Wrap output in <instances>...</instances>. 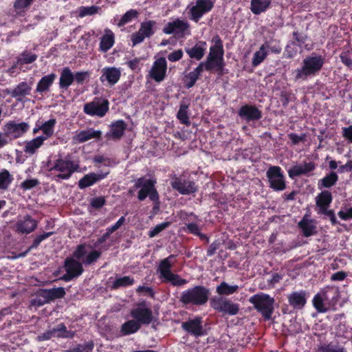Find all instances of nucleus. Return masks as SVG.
<instances>
[{
  "label": "nucleus",
  "instance_id": "f257e3e1",
  "mask_svg": "<svg viewBox=\"0 0 352 352\" xmlns=\"http://www.w3.org/2000/svg\"><path fill=\"white\" fill-rule=\"evenodd\" d=\"M209 296V289L201 285H196L182 291L179 296V302L186 308L201 307L210 300Z\"/></svg>",
  "mask_w": 352,
  "mask_h": 352
},
{
  "label": "nucleus",
  "instance_id": "f03ea898",
  "mask_svg": "<svg viewBox=\"0 0 352 352\" xmlns=\"http://www.w3.org/2000/svg\"><path fill=\"white\" fill-rule=\"evenodd\" d=\"M324 62V56L316 53L306 56L302 61L301 67L297 68L294 72V80L296 82L305 81L309 77L316 76L322 69Z\"/></svg>",
  "mask_w": 352,
  "mask_h": 352
},
{
  "label": "nucleus",
  "instance_id": "7ed1b4c3",
  "mask_svg": "<svg viewBox=\"0 0 352 352\" xmlns=\"http://www.w3.org/2000/svg\"><path fill=\"white\" fill-rule=\"evenodd\" d=\"M55 157L54 161H48L47 164L49 171L58 173L54 177L55 181L68 179L72 174L78 171L79 165L71 160L69 156L63 157L61 154H58Z\"/></svg>",
  "mask_w": 352,
  "mask_h": 352
},
{
  "label": "nucleus",
  "instance_id": "20e7f679",
  "mask_svg": "<svg viewBox=\"0 0 352 352\" xmlns=\"http://www.w3.org/2000/svg\"><path fill=\"white\" fill-rule=\"evenodd\" d=\"M175 257L176 255L171 254L161 260L158 266V272L162 282L169 283L174 287H181L186 285L188 280L173 272L172 268L175 263Z\"/></svg>",
  "mask_w": 352,
  "mask_h": 352
},
{
  "label": "nucleus",
  "instance_id": "39448f33",
  "mask_svg": "<svg viewBox=\"0 0 352 352\" xmlns=\"http://www.w3.org/2000/svg\"><path fill=\"white\" fill-rule=\"evenodd\" d=\"M249 302L261 314L265 321H269L272 319L274 311L275 300L274 297L267 294L258 293L251 296Z\"/></svg>",
  "mask_w": 352,
  "mask_h": 352
},
{
  "label": "nucleus",
  "instance_id": "423d86ee",
  "mask_svg": "<svg viewBox=\"0 0 352 352\" xmlns=\"http://www.w3.org/2000/svg\"><path fill=\"white\" fill-rule=\"evenodd\" d=\"M212 41L214 45L210 47L209 54L206 57V60L216 67V73L218 74L219 76H222L225 74L223 42L218 34L213 36Z\"/></svg>",
  "mask_w": 352,
  "mask_h": 352
},
{
  "label": "nucleus",
  "instance_id": "0eeeda50",
  "mask_svg": "<svg viewBox=\"0 0 352 352\" xmlns=\"http://www.w3.org/2000/svg\"><path fill=\"white\" fill-rule=\"evenodd\" d=\"M155 179L139 177L135 183V188H140L138 192V200L140 201H144L148 197L151 201H157L160 195L158 191L155 189Z\"/></svg>",
  "mask_w": 352,
  "mask_h": 352
},
{
  "label": "nucleus",
  "instance_id": "6e6552de",
  "mask_svg": "<svg viewBox=\"0 0 352 352\" xmlns=\"http://www.w3.org/2000/svg\"><path fill=\"white\" fill-rule=\"evenodd\" d=\"M210 306L223 316H235L240 310L239 304L233 302L230 299L221 296L210 298Z\"/></svg>",
  "mask_w": 352,
  "mask_h": 352
},
{
  "label": "nucleus",
  "instance_id": "1a4fd4ad",
  "mask_svg": "<svg viewBox=\"0 0 352 352\" xmlns=\"http://www.w3.org/2000/svg\"><path fill=\"white\" fill-rule=\"evenodd\" d=\"M268 179L270 188L275 192H281L286 189V181L280 166H271L265 173Z\"/></svg>",
  "mask_w": 352,
  "mask_h": 352
},
{
  "label": "nucleus",
  "instance_id": "9d476101",
  "mask_svg": "<svg viewBox=\"0 0 352 352\" xmlns=\"http://www.w3.org/2000/svg\"><path fill=\"white\" fill-rule=\"evenodd\" d=\"M170 184L172 188L181 195H191L199 190L196 183L186 175H175L172 177Z\"/></svg>",
  "mask_w": 352,
  "mask_h": 352
},
{
  "label": "nucleus",
  "instance_id": "9b49d317",
  "mask_svg": "<svg viewBox=\"0 0 352 352\" xmlns=\"http://www.w3.org/2000/svg\"><path fill=\"white\" fill-rule=\"evenodd\" d=\"M155 21H144L141 23L138 31L131 34V39L133 46H136L143 43L146 38L152 36L155 32Z\"/></svg>",
  "mask_w": 352,
  "mask_h": 352
},
{
  "label": "nucleus",
  "instance_id": "f8f14e48",
  "mask_svg": "<svg viewBox=\"0 0 352 352\" xmlns=\"http://www.w3.org/2000/svg\"><path fill=\"white\" fill-rule=\"evenodd\" d=\"M109 102L107 99L96 98L93 101L84 104L85 113L99 118L104 117L109 111Z\"/></svg>",
  "mask_w": 352,
  "mask_h": 352
},
{
  "label": "nucleus",
  "instance_id": "ddd939ff",
  "mask_svg": "<svg viewBox=\"0 0 352 352\" xmlns=\"http://www.w3.org/2000/svg\"><path fill=\"white\" fill-rule=\"evenodd\" d=\"M190 24L187 21L177 19L168 22L163 28V33L167 35L175 34L178 38L190 35Z\"/></svg>",
  "mask_w": 352,
  "mask_h": 352
},
{
  "label": "nucleus",
  "instance_id": "4468645a",
  "mask_svg": "<svg viewBox=\"0 0 352 352\" xmlns=\"http://www.w3.org/2000/svg\"><path fill=\"white\" fill-rule=\"evenodd\" d=\"M82 263L73 257L67 256L64 262V267L66 273L63 276L62 280L69 282L78 278L83 272Z\"/></svg>",
  "mask_w": 352,
  "mask_h": 352
},
{
  "label": "nucleus",
  "instance_id": "2eb2a0df",
  "mask_svg": "<svg viewBox=\"0 0 352 352\" xmlns=\"http://www.w3.org/2000/svg\"><path fill=\"white\" fill-rule=\"evenodd\" d=\"M38 221L32 218L30 215L26 214L23 217H18L13 226V230L20 234H28L38 228Z\"/></svg>",
  "mask_w": 352,
  "mask_h": 352
},
{
  "label": "nucleus",
  "instance_id": "dca6fc26",
  "mask_svg": "<svg viewBox=\"0 0 352 352\" xmlns=\"http://www.w3.org/2000/svg\"><path fill=\"white\" fill-rule=\"evenodd\" d=\"M146 306V302L143 301L138 304V307L133 308L131 311V316L135 322H139L140 325L149 324L153 320L151 309L147 308Z\"/></svg>",
  "mask_w": 352,
  "mask_h": 352
},
{
  "label": "nucleus",
  "instance_id": "f3484780",
  "mask_svg": "<svg viewBox=\"0 0 352 352\" xmlns=\"http://www.w3.org/2000/svg\"><path fill=\"white\" fill-rule=\"evenodd\" d=\"M29 127L26 122L17 124L14 121H10L3 126L4 136L13 140L20 138L29 130Z\"/></svg>",
  "mask_w": 352,
  "mask_h": 352
},
{
  "label": "nucleus",
  "instance_id": "a211bd4d",
  "mask_svg": "<svg viewBox=\"0 0 352 352\" xmlns=\"http://www.w3.org/2000/svg\"><path fill=\"white\" fill-rule=\"evenodd\" d=\"M203 320L200 316H195L193 319H189L186 322H182V329L195 338L207 334L203 327Z\"/></svg>",
  "mask_w": 352,
  "mask_h": 352
},
{
  "label": "nucleus",
  "instance_id": "6ab92c4d",
  "mask_svg": "<svg viewBox=\"0 0 352 352\" xmlns=\"http://www.w3.org/2000/svg\"><path fill=\"white\" fill-rule=\"evenodd\" d=\"M214 2L211 0H197L195 5L190 8V19L195 22L199 21L204 14L214 8Z\"/></svg>",
  "mask_w": 352,
  "mask_h": 352
},
{
  "label": "nucleus",
  "instance_id": "aec40b11",
  "mask_svg": "<svg viewBox=\"0 0 352 352\" xmlns=\"http://www.w3.org/2000/svg\"><path fill=\"white\" fill-rule=\"evenodd\" d=\"M167 63L165 58L160 57L153 61L149 76L157 82H162L166 76Z\"/></svg>",
  "mask_w": 352,
  "mask_h": 352
},
{
  "label": "nucleus",
  "instance_id": "412c9836",
  "mask_svg": "<svg viewBox=\"0 0 352 352\" xmlns=\"http://www.w3.org/2000/svg\"><path fill=\"white\" fill-rule=\"evenodd\" d=\"M238 116L246 122H255L262 118V112L256 105L246 104L238 111Z\"/></svg>",
  "mask_w": 352,
  "mask_h": 352
},
{
  "label": "nucleus",
  "instance_id": "4be33fe9",
  "mask_svg": "<svg viewBox=\"0 0 352 352\" xmlns=\"http://www.w3.org/2000/svg\"><path fill=\"white\" fill-rule=\"evenodd\" d=\"M121 76V72L119 68L114 67H105L102 69V75L99 80L104 83L107 81L110 86L118 83Z\"/></svg>",
  "mask_w": 352,
  "mask_h": 352
},
{
  "label": "nucleus",
  "instance_id": "5701e85b",
  "mask_svg": "<svg viewBox=\"0 0 352 352\" xmlns=\"http://www.w3.org/2000/svg\"><path fill=\"white\" fill-rule=\"evenodd\" d=\"M307 292L305 290L293 292L287 296L290 307L296 309H303L307 303Z\"/></svg>",
  "mask_w": 352,
  "mask_h": 352
},
{
  "label": "nucleus",
  "instance_id": "b1692460",
  "mask_svg": "<svg viewBox=\"0 0 352 352\" xmlns=\"http://www.w3.org/2000/svg\"><path fill=\"white\" fill-rule=\"evenodd\" d=\"M309 215L305 214L298 223V226L301 230L302 235L305 237H309L316 233L315 221L314 219H309Z\"/></svg>",
  "mask_w": 352,
  "mask_h": 352
},
{
  "label": "nucleus",
  "instance_id": "393cba45",
  "mask_svg": "<svg viewBox=\"0 0 352 352\" xmlns=\"http://www.w3.org/2000/svg\"><path fill=\"white\" fill-rule=\"evenodd\" d=\"M126 129V124L122 120H118L111 122L110 131L107 133V138L111 140H121Z\"/></svg>",
  "mask_w": 352,
  "mask_h": 352
},
{
  "label": "nucleus",
  "instance_id": "a878e982",
  "mask_svg": "<svg viewBox=\"0 0 352 352\" xmlns=\"http://www.w3.org/2000/svg\"><path fill=\"white\" fill-rule=\"evenodd\" d=\"M109 172L107 171L106 173H91L89 174H87L80 178L78 182V187L80 189H85L88 188L92 185H94L100 179H104L107 177Z\"/></svg>",
  "mask_w": 352,
  "mask_h": 352
},
{
  "label": "nucleus",
  "instance_id": "bb28decb",
  "mask_svg": "<svg viewBox=\"0 0 352 352\" xmlns=\"http://www.w3.org/2000/svg\"><path fill=\"white\" fill-rule=\"evenodd\" d=\"M56 78V74L54 73H50L47 75L42 76L37 83L36 92L41 95L48 92L54 84Z\"/></svg>",
  "mask_w": 352,
  "mask_h": 352
},
{
  "label": "nucleus",
  "instance_id": "cd10ccee",
  "mask_svg": "<svg viewBox=\"0 0 352 352\" xmlns=\"http://www.w3.org/2000/svg\"><path fill=\"white\" fill-rule=\"evenodd\" d=\"M207 44L205 41H199L194 46L190 48H186V52L189 57L196 60H201L205 54Z\"/></svg>",
  "mask_w": 352,
  "mask_h": 352
},
{
  "label": "nucleus",
  "instance_id": "c85d7f7f",
  "mask_svg": "<svg viewBox=\"0 0 352 352\" xmlns=\"http://www.w3.org/2000/svg\"><path fill=\"white\" fill-rule=\"evenodd\" d=\"M31 87L26 82H21L13 89H7L6 93L12 98L21 100V97H25L30 94Z\"/></svg>",
  "mask_w": 352,
  "mask_h": 352
},
{
  "label": "nucleus",
  "instance_id": "c756f323",
  "mask_svg": "<svg viewBox=\"0 0 352 352\" xmlns=\"http://www.w3.org/2000/svg\"><path fill=\"white\" fill-rule=\"evenodd\" d=\"M74 78L75 76H74V74L72 73L69 67H64L60 73V76H59V88L63 90H67L68 87L72 85Z\"/></svg>",
  "mask_w": 352,
  "mask_h": 352
},
{
  "label": "nucleus",
  "instance_id": "7c9ffc66",
  "mask_svg": "<svg viewBox=\"0 0 352 352\" xmlns=\"http://www.w3.org/2000/svg\"><path fill=\"white\" fill-rule=\"evenodd\" d=\"M339 179L338 173L331 171L325 177L320 179L318 182V188L320 190L323 188H330L336 185Z\"/></svg>",
  "mask_w": 352,
  "mask_h": 352
},
{
  "label": "nucleus",
  "instance_id": "2f4dec72",
  "mask_svg": "<svg viewBox=\"0 0 352 352\" xmlns=\"http://www.w3.org/2000/svg\"><path fill=\"white\" fill-rule=\"evenodd\" d=\"M333 200L331 192L328 190H323L316 197V204L318 210L329 208Z\"/></svg>",
  "mask_w": 352,
  "mask_h": 352
},
{
  "label": "nucleus",
  "instance_id": "473e14b6",
  "mask_svg": "<svg viewBox=\"0 0 352 352\" xmlns=\"http://www.w3.org/2000/svg\"><path fill=\"white\" fill-rule=\"evenodd\" d=\"M328 300L326 292H319L313 298L314 307L318 313H326L329 308L325 306L324 302Z\"/></svg>",
  "mask_w": 352,
  "mask_h": 352
},
{
  "label": "nucleus",
  "instance_id": "72a5a7b5",
  "mask_svg": "<svg viewBox=\"0 0 352 352\" xmlns=\"http://www.w3.org/2000/svg\"><path fill=\"white\" fill-rule=\"evenodd\" d=\"M271 4L272 0H251L250 9L254 14L259 15L270 9Z\"/></svg>",
  "mask_w": 352,
  "mask_h": 352
},
{
  "label": "nucleus",
  "instance_id": "f704fd0d",
  "mask_svg": "<svg viewBox=\"0 0 352 352\" xmlns=\"http://www.w3.org/2000/svg\"><path fill=\"white\" fill-rule=\"evenodd\" d=\"M114 45V34L109 30H105V34L100 38L99 50L100 52H107Z\"/></svg>",
  "mask_w": 352,
  "mask_h": 352
},
{
  "label": "nucleus",
  "instance_id": "c9c22d12",
  "mask_svg": "<svg viewBox=\"0 0 352 352\" xmlns=\"http://www.w3.org/2000/svg\"><path fill=\"white\" fill-rule=\"evenodd\" d=\"M38 56L36 54H33L28 50L23 51L19 57L16 58V63L10 69V70H13L18 65H23L25 64H30L34 63L37 60Z\"/></svg>",
  "mask_w": 352,
  "mask_h": 352
},
{
  "label": "nucleus",
  "instance_id": "e433bc0d",
  "mask_svg": "<svg viewBox=\"0 0 352 352\" xmlns=\"http://www.w3.org/2000/svg\"><path fill=\"white\" fill-rule=\"evenodd\" d=\"M45 140L42 137H37L34 139L27 141L25 144L23 151L30 155H34L43 144Z\"/></svg>",
  "mask_w": 352,
  "mask_h": 352
},
{
  "label": "nucleus",
  "instance_id": "4c0bfd02",
  "mask_svg": "<svg viewBox=\"0 0 352 352\" xmlns=\"http://www.w3.org/2000/svg\"><path fill=\"white\" fill-rule=\"evenodd\" d=\"M56 124V120L54 118H50L49 120L42 123L41 122V131L43 133L42 137L44 140H48L51 138L54 133V127Z\"/></svg>",
  "mask_w": 352,
  "mask_h": 352
},
{
  "label": "nucleus",
  "instance_id": "58836bf2",
  "mask_svg": "<svg viewBox=\"0 0 352 352\" xmlns=\"http://www.w3.org/2000/svg\"><path fill=\"white\" fill-rule=\"evenodd\" d=\"M45 298L49 300L50 302L56 299L63 298L65 296V289L63 287H54L52 289H42Z\"/></svg>",
  "mask_w": 352,
  "mask_h": 352
},
{
  "label": "nucleus",
  "instance_id": "ea45409f",
  "mask_svg": "<svg viewBox=\"0 0 352 352\" xmlns=\"http://www.w3.org/2000/svg\"><path fill=\"white\" fill-rule=\"evenodd\" d=\"M320 292H326L328 300L326 302L329 305H334L338 300L340 296L339 287L334 285H327L320 290Z\"/></svg>",
  "mask_w": 352,
  "mask_h": 352
},
{
  "label": "nucleus",
  "instance_id": "a19ab883",
  "mask_svg": "<svg viewBox=\"0 0 352 352\" xmlns=\"http://www.w3.org/2000/svg\"><path fill=\"white\" fill-rule=\"evenodd\" d=\"M52 330L53 334L57 338H72L75 336V332L68 331L63 322L58 323Z\"/></svg>",
  "mask_w": 352,
  "mask_h": 352
},
{
  "label": "nucleus",
  "instance_id": "79ce46f5",
  "mask_svg": "<svg viewBox=\"0 0 352 352\" xmlns=\"http://www.w3.org/2000/svg\"><path fill=\"white\" fill-rule=\"evenodd\" d=\"M141 325L138 322H135L133 319L128 320L123 323L121 326L120 333L122 336L134 334L139 331Z\"/></svg>",
  "mask_w": 352,
  "mask_h": 352
},
{
  "label": "nucleus",
  "instance_id": "37998d69",
  "mask_svg": "<svg viewBox=\"0 0 352 352\" xmlns=\"http://www.w3.org/2000/svg\"><path fill=\"white\" fill-rule=\"evenodd\" d=\"M101 135L100 131H95L91 128L88 130L80 131L75 137V139L79 142H84L94 138H99Z\"/></svg>",
  "mask_w": 352,
  "mask_h": 352
},
{
  "label": "nucleus",
  "instance_id": "c03bdc74",
  "mask_svg": "<svg viewBox=\"0 0 352 352\" xmlns=\"http://www.w3.org/2000/svg\"><path fill=\"white\" fill-rule=\"evenodd\" d=\"M238 289L237 285H229L227 282H222L217 285L216 292L219 296H228L237 292Z\"/></svg>",
  "mask_w": 352,
  "mask_h": 352
},
{
  "label": "nucleus",
  "instance_id": "a18cd8bd",
  "mask_svg": "<svg viewBox=\"0 0 352 352\" xmlns=\"http://www.w3.org/2000/svg\"><path fill=\"white\" fill-rule=\"evenodd\" d=\"M189 105V103L186 104L184 102H181L179 111L177 113V118L179 120V122L187 126L190 125L188 116Z\"/></svg>",
  "mask_w": 352,
  "mask_h": 352
},
{
  "label": "nucleus",
  "instance_id": "49530a36",
  "mask_svg": "<svg viewBox=\"0 0 352 352\" xmlns=\"http://www.w3.org/2000/svg\"><path fill=\"white\" fill-rule=\"evenodd\" d=\"M14 177L8 170L4 168L0 172V191H6L9 188Z\"/></svg>",
  "mask_w": 352,
  "mask_h": 352
},
{
  "label": "nucleus",
  "instance_id": "de8ad7c7",
  "mask_svg": "<svg viewBox=\"0 0 352 352\" xmlns=\"http://www.w3.org/2000/svg\"><path fill=\"white\" fill-rule=\"evenodd\" d=\"M54 233V232H45L43 234L36 235L33 241V243H31L25 252H24L21 256H25L26 254L32 250L36 249L42 241L52 236Z\"/></svg>",
  "mask_w": 352,
  "mask_h": 352
},
{
  "label": "nucleus",
  "instance_id": "09e8293b",
  "mask_svg": "<svg viewBox=\"0 0 352 352\" xmlns=\"http://www.w3.org/2000/svg\"><path fill=\"white\" fill-rule=\"evenodd\" d=\"M135 283L134 278L129 276H125L121 278H118L112 283L111 289H118L122 287H126L132 285Z\"/></svg>",
  "mask_w": 352,
  "mask_h": 352
},
{
  "label": "nucleus",
  "instance_id": "8fccbe9b",
  "mask_svg": "<svg viewBox=\"0 0 352 352\" xmlns=\"http://www.w3.org/2000/svg\"><path fill=\"white\" fill-rule=\"evenodd\" d=\"M261 47H264L265 50L268 49L272 53L276 54H279L282 52V47L280 45L279 41L276 39L272 38L268 41H265Z\"/></svg>",
  "mask_w": 352,
  "mask_h": 352
},
{
  "label": "nucleus",
  "instance_id": "3c124183",
  "mask_svg": "<svg viewBox=\"0 0 352 352\" xmlns=\"http://www.w3.org/2000/svg\"><path fill=\"white\" fill-rule=\"evenodd\" d=\"M94 349V341L90 340L83 344H78L75 347L65 350V352H92Z\"/></svg>",
  "mask_w": 352,
  "mask_h": 352
},
{
  "label": "nucleus",
  "instance_id": "603ef678",
  "mask_svg": "<svg viewBox=\"0 0 352 352\" xmlns=\"http://www.w3.org/2000/svg\"><path fill=\"white\" fill-rule=\"evenodd\" d=\"M204 70L210 72H216V67L206 60V61L201 62L199 64V65H197V67H195L192 72L200 77L201 74L203 73Z\"/></svg>",
  "mask_w": 352,
  "mask_h": 352
},
{
  "label": "nucleus",
  "instance_id": "864d4df0",
  "mask_svg": "<svg viewBox=\"0 0 352 352\" xmlns=\"http://www.w3.org/2000/svg\"><path fill=\"white\" fill-rule=\"evenodd\" d=\"M44 293L42 289L38 290L36 293L35 297L31 299L30 304L34 307H40L45 304L49 303L50 301L47 298H45Z\"/></svg>",
  "mask_w": 352,
  "mask_h": 352
},
{
  "label": "nucleus",
  "instance_id": "5fc2aeb1",
  "mask_svg": "<svg viewBox=\"0 0 352 352\" xmlns=\"http://www.w3.org/2000/svg\"><path fill=\"white\" fill-rule=\"evenodd\" d=\"M267 51L264 50V47L261 46L259 50L254 54L253 59H252V65L254 67L258 66L267 57Z\"/></svg>",
  "mask_w": 352,
  "mask_h": 352
},
{
  "label": "nucleus",
  "instance_id": "6e6d98bb",
  "mask_svg": "<svg viewBox=\"0 0 352 352\" xmlns=\"http://www.w3.org/2000/svg\"><path fill=\"white\" fill-rule=\"evenodd\" d=\"M138 12L135 9L127 10L119 21L118 25L122 26L124 24L133 21L138 17Z\"/></svg>",
  "mask_w": 352,
  "mask_h": 352
},
{
  "label": "nucleus",
  "instance_id": "4d7b16f0",
  "mask_svg": "<svg viewBox=\"0 0 352 352\" xmlns=\"http://www.w3.org/2000/svg\"><path fill=\"white\" fill-rule=\"evenodd\" d=\"M101 252L98 250H94L90 252L88 255L85 256L82 263L85 265H90L94 263L100 256Z\"/></svg>",
  "mask_w": 352,
  "mask_h": 352
},
{
  "label": "nucleus",
  "instance_id": "13d9d810",
  "mask_svg": "<svg viewBox=\"0 0 352 352\" xmlns=\"http://www.w3.org/2000/svg\"><path fill=\"white\" fill-rule=\"evenodd\" d=\"M292 38L295 41H292L290 44L292 46H298L299 47H301L306 41L307 36L296 31L292 32Z\"/></svg>",
  "mask_w": 352,
  "mask_h": 352
},
{
  "label": "nucleus",
  "instance_id": "bf43d9fd",
  "mask_svg": "<svg viewBox=\"0 0 352 352\" xmlns=\"http://www.w3.org/2000/svg\"><path fill=\"white\" fill-rule=\"evenodd\" d=\"M86 254V244L80 243L77 246L76 250L73 252L72 257L78 261L81 260L82 261V259L85 258Z\"/></svg>",
  "mask_w": 352,
  "mask_h": 352
},
{
  "label": "nucleus",
  "instance_id": "052dcab7",
  "mask_svg": "<svg viewBox=\"0 0 352 352\" xmlns=\"http://www.w3.org/2000/svg\"><path fill=\"white\" fill-rule=\"evenodd\" d=\"M288 175L289 177L292 179L299 177L301 175H305L301 164L292 166L288 170Z\"/></svg>",
  "mask_w": 352,
  "mask_h": 352
},
{
  "label": "nucleus",
  "instance_id": "680f3d73",
  "mask_svg": "<svg viewBox=\"0 0 352 352\" xmlns=\"http://www.w3.org/2000/svg\"><path fill=\"white\" fill-rule=\"evenodd\" d=\"M352 52L350 50L343 51L340 56V60L342 63L346 66L348 68L352 69Z\"/></svg>",
  "mask_w": 352,
  "mask_h": 352
},
{
  "label": "nucleus",
  "instance_id": "e2e57ef3",
  "mask_svg": "<svg viewBox=\"0 0 352 352\" xmlns=\"http://www.w3.org/2000/svg\"><path fill=\"white\" fill-rule=\"evenodd\" d=\"M183 230L192 234L195 236H197L200 234L201 230L199 225L196 223H185V227L183 228Z\"/></svg>",
  "mask_w": 352,
  "mask_h": 352
},
{
  "label": "nucleus",
  "instance_id": "0e129e2a",
  "mask_svg": "<svg viewBox=\"0 0 352 352\" xmlns=\"http://www.w3.org/2000/svg\"><path fill=\"white\" fill-rule=\"evenodd\" d=\"M39 184V181L36 178L27 179L21 184V188L23 191H27L35 188Z\"/></svg>",
  "mask_w": 352,
  "mask_h": 352
},
{
  "label": "nucleus",
  "instance_id": "69168bd1",
  "mask_svg": "<svg viewBox=\"0 0 352 352\" xmlns=\"http://www.w3.org/2000/svg\"><path fill=\"white\" fill-rule=\"evenodd\" d=\"M199 78V76L195 73L190 72L188 74L185 76V87L188 89L192 87L195 85L197 79Z\"/></svg>",
  "mask_w": 352,
  "mask_h": 352
},
{
  "label": "nucleus",
  "instance_id": "338daca9",
  "mask_svg": "<svg viewBox=\"0 0 352 352\" xmlns=\"http://www.w3.org/2000/svg\"><path fill=\"white\" fill-rule=\"evenodd\" d=\"M98 8L96 6L84 7L81 6L79 8V16L84 17L85 16L93 15L97 12Z\"/></svg>",
  "mask_w": 352,
  "mask_h": 352
},
{
  "label": "nucleus",
  "instance_id": "774afa93",
  "mask_svg": "<svg viewBox=\"0 0 352 352\" xmlns=\"http://www.w3.org/2000/svg\"><path fill=\"white\" fill-rule=\"evenodd\" d=\"M322 352H346V349L339 345L329 344L320 348Z\"/></svg>",
  "mask_w": 352,
  "mask_h": 352
}]
</instances>
